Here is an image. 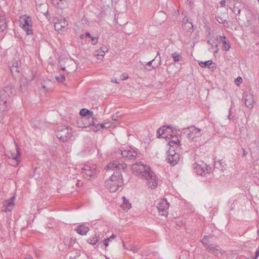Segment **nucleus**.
<instances>
[{
  "instance_id": "9b49d317",
  "label": "nucleus",
  "mask_w": 259,
  "mask_h": 259,
  "mask_svg": "<svg viewBox=\"0 0 259 259\" xmlns=\"http://www.w3.org/2000/svg\"><path fill=\"white\" fill-rule=\"evenodd\" d=\"M169 203L166 200L163 199L158 203L156 208L159 212V214L166 217L168 214Z\"/></svg>"
},
{
  "instance_id": "37998d69",
  "label": "nucleus",
  "mask_w": 259,
  "mask_h": 259,
  "mask_svg": "<svg viewBox=\"0 0 259 259\" xmlns=\"http://www.w3.org/2000/svg\"><path fill=\"white\" fill-rule=\"evenodd\" d=\"M177 143H178L179 145H180V141L178 139L177 140V141L172 140V141H169V145L170 146L171 148L173 146V145H172L171 144H177Z\"/></svg>"
},
{
  "instance_id": "4d7b16f0",
  "label": "nucleus",
  "mask_w": 259,
  "mask_h": 259,
  "mask_svg": "<svg viewBox=\"0 0 259 259\" xmlns=\"http://www.w3.org/2000/svg\"><path fill=\"white\" fill-rule=\"evenodd\" d=\"M76 259H87L85 256L77 255Z\"/></svg>"
},
{
  "instance_id": "7c9ffc66",
  "label": "nucleus",
  "mask_w": 259,
  "mask_h": 259,
  "mask_svg": "<svg viewBox=\"0 0 259 259\" xmlns=\"http://www.w3.org/2000/svg\"><path fill=\"white\" fill-rule=\"evenodd\" d=\"M57 22L59 23L63 28H65L68 25L67 22L66 21L65 18H61L60 19L57 20Z\"/></svg>"
},
{
  "instance_id": "79ce46f5",
  "label": "nucleus",
  "mask_w": 259,
  "mask_h": 259,
  "mask_svg": "<svg viewBox=\"0 0 259 259\" xmlns=\"http://www.w3.org/2000/svg\"><path fill=\"white\" fill-rule=\"evenodd\" d=\"M213 253L216 255H219V254H221L222 252L221 251L220 248L219 246L216 247V250L213 252Z\"/></svg>"
},
{
  "instance_id": "20e7f679",
  "label": "nucleus",
  "mask_w": 259,
  "mask_h": 259,
  "mask_svg": "<svg viewBox=\"0 0 259 259\" xmlns=\"http://www.w3.org/2000/svg\"><path fill=\"white\" fill-rule=\"evenodd\" d=\"M80 114L83 117V120L86 122L85 124L84 122H83V124H84V127L95 125V121L96 120V119L93 117V111L83 108L80 111Z\"/></svg>"
},
{
  "instance_id": "338daca9",
  "label": "nucleus",
  "mask_w": 259,
  "mask_h": 259,
  "mask_svg": "<svg viewBox=\"0 0 259 259\" xmlns=\"http://www.w3.org/2000/svg\"><path fill=\"white\" fill-rule=\"evenodd\" d=\"M62 69V70H65V68H64V67L62 68V69Z\"/></svg>"
},
{
  "instance_id": "a19ab883",
  "label": "nucleus",
  "mask_w": 259,
  "mask_h": 259,
  "mask_svg": "<svg viewBox=\"0 0 259 259\" xmlns=\"http://www.w3.org/2000/svg\"><path fill=\"white\" fill-rule=\"evenodd\" d=\"M56 79L59 82H63L65 80V77L64 75H62L60 77H57Z\"/></svg>"
},
{
  "instance_id": "e2e57ef3",
  "label": "nucleus",
  "mask_w": 259,
  "mask_h": 259,
  "mask_svg": "<svg viewBox=\"0 0 259 259\" xmlns=\"http://www.w3.org/2000/svg\"><path fill=\"white\" fill-rule=\"evenodd\" d=\"M111 81H112V82H114V83H118V82H117V81L116 80V79H115V80L112 79V80H111Z\"/></svg>"
},
{
  "instance_id": "473e14b6",
  "label": "nucleus",
  "mask_w": 259,
  "mask_h": 259,
  "mask_svg": "<svg viewBox=\"0 0 259 259\" xmlns=\"http://www.w3.org/2000/svg\"><path fill=\"white\" fill-rule=\"evenodd\" d=\"M109 181L111 183H113V184H115V186H116V187H121V186H122V185L123 184L122 180H117V181L116 180V181Z\"/></svg>"
},
{
  "instance_id": "c03bdc74",
  "label": "nucleus",
  "mask_w": 259,
  "mask_h": 259,
  "mask_svg": "<svg viewBox=\"0 0 259 259\" xmlns=\"http://www.w3.org/2000/svg\"><path fill=\"white\" fill-rule=\"evenodd\" d=\"M130 250L134 253H137L139 251V248L136 246H133L131 247Z\"/></svg>"
},
{
  "instance_id": "e433bc0d",
  "label": "nucleus",
  "mask_w": 259,
  "mask_h": 259,
  "mask_svg": "<svg viewBox=\"0 0 259 259\" xmlns=\"http://www.w3.org/2000/svg\"><path fill=\"white\" fill-rule=\"evenodd\" d=\"M60 25H61L59 24L58 22H55L54 24L55 29L58 31L61 30L63 28L62 27V26H60Z\"/></svg>"
},
{
  "instance_id": "a18cd8bd",
  "label": "nucleus",
  "mask_w": 259,
  "mask_h": 259,
  "mask_svg": "<svg viewBox=\"0 0 259 259\" xmlns=\"http://www.w3.org/2000/svg\"><path fill=\"white\" fill-rule=\"evenodd\" d=\"M91 39H92V44L94 45H96L97 44L98 42V38L96 37H91Z\"/></svg>"
},
{
  "instance_id": "58836bf2",
  "label": "nucleus",
  "mask_w": 259,
  "mask_h": 259,
  "mask_svg": "<svg viewBox=\"0 0 259 259\" xmlns=\"http://www.w3.org/2000/svg\"><path fill=\"white\" fill-rule=\"evenodd\" d=\"M102 126H103V124H98L95 126L94 128H93V130L95 132L99 131L101 129V127Z\"/></svg>"
},
{
  "instance_id": "6e6552de",
  "label": "nucleus",
  "mask_w": 259,
  "mask_h": 259,
  "mask_svg": "<svg viewBox=\"0 0 259 259\" xmlns=\"http://www.w3.org/2000/svg\"><path fill=\"white\" fill-rule=\"evenodd\" d=\"M81 170L83 176L86 179L94 177L97 174L96 166L94 164H85Z\"/></svg>"
},
{
  "instance_id": "8fccbe9b",
  "label": "nucleus",
  "mask_w": 259,
  "mask_h": 259,
  "mask_svg": "<svg viewBox=\"0 0 259 259\" xmlns=\"http://www.w3.org/2000/svg\"><path fill=\"white\" fill-rule=\"evenodd\" d=\"M119 112H116L115 114L112 116V119L114 121L117 120L118 117H119Z\"/></svg>"
},
{
  "instance_id": "7ed1b4c3",
  "label": "nucleus",
  "mask_w": 259,
  "mask_h": 259,
  "mask_svg": "<svg viewBox=\"0 0 259 259\" xmlns=\"http://www.w3.org/2000/svg\"><path fill=\"white\" fill-rule=\"evenodd\" d=\"M236 19L239 24L248 27L255 21L256 16L254 12L246 8L244 10L242 15L236 17Z\"/></svg>"
},
{
  "instance_id": "de8ad7c7",
  "label": "nucleus",
  "mask_w": 259,
  "mask_h": 259,
  "mask_svg": "<svg viewBox=\"0 0 259 259\" xmlns=\"http://www.w3.org/2000/svg\"><path fill=\"white\" fill-rule=\"evenodd\" d=\"M101 49L102 50V53H101V54H98L97 56H98L104 57V55H105V51H107V50L106 48H101Z\"/></svg>"
},
{
  "instance_id": "69168bd1",
  "label": "nucleus",
  "mask_w": 259,
  "mask_h": 259,
  "mask_svg": "<svg viewBox=\"0 0 259 259\" xmlns=\"http://www.w3.org/2000/svg\"><path fill=\"white\" fill-rule=\"evenodd\" d=\"M122 243H123V246L124 247V246H125V244H124V241H123V242H122Z\"/></svg>"
},
{
  "instance_id": "f8f14e48",
  "label": "nucleus",
  "mask_w": 259,
  "mask_h": 259,
  "mask_svg": "<svg viewBox=\"0 0 259 259\" xmlns=\"http://www.w3.org/2000/svg\"><path fill=\"white\" fill-rule=\"evenodd\" d=\"M245 5L241 2L235 1L234 3V7L232 9V11L236 15V18L242 15L244 10H246Z\"/></svg>"
},
{
  "instance_id": "a211bd4d",
  "label": "nucleus",
  "mask_w": 259,
  "mask_h": 259,
  "mask_svg": "<svg viewBox=\"0 0 259 259\" xmlns=\"http://www.w3.org/2000/svg\"><path fill=\"white\" fill-rule=\"evenodd\" d=\"M254 102V97L252 95H246L245 99V104L247 108L249 109L252 108Z\"/></svg>"
},
{
  "instance_id": "c756f323",
  "label": "nucleus",
  "mask_w": 259,
  "mask_h": 259,
  "mask_svg": "<svg viewBox=\"0 0 259 259\" xmlns=\"http://www.w3.org/2000/svg\"><path fill=\"white\" fill-rule=\"evenodd\" d=\"M171 57L173 58V60L175 62H178L180 61L182 59V56L180 54H178L177 52H174L171 54Z\"/></svg>"
},
{
  "instance_id": "0e129e2a",
  "label": "nucleus",
  "mask_w": 259,
  "mask_h": 259,
  "mask_svg": "<svg viewBox=\"0 0 259 259\" xmlns=\"http://www.w3.org/2000/svg\"><path fill=\"white\" fill-rule=\"evenodd\" d=\"M42 88L44 89V90H46V87L45 85H42Z\"/></svg>"
},
{
  "instance_id": "0eeeda50",
  "label": "nucleus",
  "mask_w": 259,
  "mask_h": 259,
  "mask_svg": "<svg viewBox=\"0 0 259 259\" xmlns=\"http://www.w3.org/2000/svg\"><path fill=\"white\" fill-rule=\"evenodd\" d=\"M20 26L26 32L27 35L33 34L32 23L31 18L29 16H24L21 18Z\"/></svg>"
},
{
  "instance_id": "39448f33",
  "label": "nucleus",
  "mask_w": 259,
  "mask_h": 259,
  "mask_svg": "<svg viewBox=\"0 0 259 259\" xmlns=\"http://www.w3.org/2000/svg\"><path fill=\"white\" fill-rule=\"evenodd\" d=\"M56 135L57 137L63 142H66L72 137V132L71 128L67 126L65 128L58 130Z\"/></svg>"
},
{
  "instance_id": "6ab92c4d",
  "label": "nucleus",
  "mask_w": 259,
  "mask_h": 259,
  "mask_svg": "<svg viewBox=\"0 0 259 259\" xmlns=\"http://www.w3.org/2000/svg\"><path fill=\"white\" fill-rule=\"evenodd\" d=\"M218 37H219L220 40L222 41L223 46V48L225 51H228L231 47L229 41H226L225 39H226V37L225 36H221L219 35V36H217V39H218Z\"/></svg>"
},
{
  "instance_id": "dca6fc26",
  "label": "nucleus",
  "mask_w": 259,
  "mask_h": 259,
  "mask_svg": "<svg viewBox=\"0 0 259 259\" xmlns=\"http://www.w3.org/2000/svg\"><path fill=\"white\" fill-rule=\"evenodd\" d=\"M161 62V57L159 56V53H158L157 56L152 60L149 61L147 65L152 66L153 69H155L159 66Z\"/></svg>"
},
{
  "instance_id": "72a5a7b5",
  "label": "nucleus",
  "mask_w": 259,
  "mask_h": 259,
  "mask_svg": "<svg viewBox=\"0 0 259 259\" xmlns=\"http://www.w3.org/2000/svg\"><path fill=\"white\" fill-rule=\"evenodd\" d=\"M216 20L217 21L220 23H222L223 24H225V23L227 22L226 19H223V18L220 16H216Z\"/></svg>"
},
{
  "instance_id": "774afa93",
  "label": "nucleus",
  "mask_w": 259,
  "mask_h": 259,
  "mask_svg": "<svg viewBox=\"0 0 259 259\" xmlns=\"http://www.w3.org/2000/svg\"><path fill=\"white\" fill-rule=\"evenodd\" d=\"M257 234H258V235L259 236V229H258V231H257Z\"/></svg>"
},
{
  "instance_id": "412c9836",
  "label": "nucleus",
  "mask_w": 259,
  "mask_h": 259,
  "mask_svg": "<svg viewBox=\"0 0 259 259\" xmlns=\"http://www.w3.org/2000/svg\"><path fill=\"white\" fill-rule=\"evenodd\" d=\"M7 21L4 16L0 15V31L3 32L7 27Z\"/></svg>"
},
{
  "instance_id": "052dcab7",
  "label": "nucleus",
  "mask_w": 259,
  "mask_h": 259,
  "mask_svg": "<svg viewBox=\"0 0 259 259\" xmlns=\"http://www.w3.org/2000/svg\"><path fill=\"white\" fill-rule=\"evenodd\" d=\"M85 37H88L90 38L92 37V35H91L90 33L89 32H85Z\"/></svg>"
},
{
  "instance_id": "f3484780",
  "label": "nucleus",
  "mask_w": 259,
  "mask_h": 259,
  "mask_svg": "<svg viewBox=\"0 0 259 259\" xmlns=\"http://www.w3.org/2000/svg\"><path fill=\"white\" fill-rule=\"evenodd\" d=\"M89 230V228L83 224L77 226L75 229V231L81 235H85Z\"/></svg>"
},
{
  "instance_id": "2f4dec72",
  "label": "nucleus",
  "mask_w": 259,
  "mask_h": 259,
  "mask_svg": "<svg viewBox=\"0 0 259 259\" xmlns=\"http://www.w3.org/2000/svg\"><path fill=\"white\" fill-rule=\"evenodd\" d=\"M207 42L211 46L212 49H213V48L216 49L215 52L217 53L218 51V44H216L214 40H213L212 39H209L207 40Z\"/></svg>"
},
{
  "instance_id": "4be33fe9",
  "label": "nucleus",
  "mask_w": 259,
  "mask_h": 259,
  "mask_svg": "<svg viewBox=\"0 0 259 259\" xmlns=\"http://www.w3.org/2000/svg\"><path fill=\"white\" fill-rule=\"evenodd\" d=\"M122 180V176L120 171L116 170L111 176L109 181Z\"/></svg>"
},
{
  "instance_id": "f257e3e1",
  "label": "nucleus",
  "mask_w": 259,
  "mask_h": 259,
  "mask_svg": "<svg viewBox=\"0 0 259 259\" xmlns=\"http://www.w3.org/2000/svg\"><path fill=\"white\" fill-rule=\"evenodd\" d=\"M132 170L136 176L147 180L149 188L154 189L157 186L158 179L148 165L141 162L136 163L132 165Z\"/></svg>"
},
{
  "instance_id": "09e8293b",
  "label": "nucleus",
  "mask_w": 259,
  "mask_h": 259,
  "mask_svg": "<svg viewBox=\"0 0 259 259\" xmlns=\"http://www.w3.org/2000/svg\"><path fill=\"white\" fill-rule=\"evenodd\" d=\"M242 81V79L241 77H238L236 79H235V82H236V84L237 85H238L239 83H241Z\"/></svg>"
},
{
  "instance_id": "423d86ee",
  "label": "nucleus",
  "mask_w": 259,
  "mask_h": 259,
  "mask_svg": "<svg viewBox=\"0 0 259 259\" xmlns=\"http://www.w3.org/2000/svg\"><path fill=\"white\" fill-rule=\"evenodd\" d=\"M194 168L197 175L205 176L206 174L209 173L211 167L203 161H199L194 164Z\"/></svg>"
},
{
  "instance_id": "49530a36",
  "label": "nucleus",
  "mask_w": 259,
  "mask_h": 259,
  "mask_svg": "<svg viewBox=\"0 0 259 259\" xmlns=\"http://www.w3.org/2000/svg\"><path fill=\"white\" fill-rule=\"evenodd\" d=\"M183 24H184V27H186V25L188 24H189L190 23L188 22V18H186V17H185L183 18V21H182Z\"/></svg>"
},
{
  "instance_id": "f03ea898",
  "label": "nucleus",
  "mask_w": 259,
  "mask_h": 259,
  "mask_svg": "<svg viewBox=\"0 0 259 259\" xmlns=\"http://www.w3.org/2000/svg\"><path fill=\"white\" fill-rule=\"evenodd\" d=\"M15 93L16 90L12 85L5 87L0 91V111L7 110L10 104L9 99Z\"/></svg>"
},
{
  "instance_id": "bf43d9fd",
  "label": "nucleus",
  "mask_w": 259,
  "mask_h": 259,
  "mask_svg": "<svg viewBox=\"0 0 259 259\" xmlns=\"http://www.w3.org/2000/svg\"><path fill=\"white\" fill-rule=\"evenodd\" d=\"M243 150V154H242V156L243 157H245L247 154V152L244 150V148L242 149Z\"/></svg>"
},
{
  "instance_id": "680f3d73",
  "label": "nucleus",
  "mask_w": 259,
  "mask_h": 259,
  "mask_svg": "<svg viewBox=\"0 0 259 259\" xmlns=\"http://www.w3.org/2000/svg\"><path fill=\"white\" fill-rule=\"evenodd\" d=\"M77 258V255L76 256H69V259H76Z\"/></svg>"
},
{
  "instance_id": "3c124183",
  "label": "nucleus",
  "mask_w": 259,
  "mask_h": 259,
  "mask_svg": "<svg viewBox=\"0 0 259 259\" xmlns=\"http://www.w3.org/2000/svg\"><path fill=\"white\" fill-rule=\"evenodd\" d=\"M259 256V246L256 249L255 251V254L254 258L253 259H256Z\"/></svg>"
},
{
  "instance_id": "ddd939ff",
  "label": "nucleus",
  "mask_w": 259,
  "mask_h": 259,
  "mask_svg": "<svg viewBox=\"0 0 259 259\" xmlns=\"http://www.w3.org/2000/svg\"><path fill=\"white\" fill-rule=\"evenodd\" d=\"M105 168L113 169L116 168L117 171L122 169L125 170L127 168V164L124 163H120L118 161L113 160L105 166Z\"/></svg>"
},
{
  "instance_id": "bb28decb",
  "label": "nucleus",
  "mask_w": 259,
  "mask_h": 259,
  "mask_svg": "<svg viewBox=\"0 0 259 259\" xmlns=\"http://www.w3.org/2000/svg\"><path fill=\"white\" fill-rule=\"evenodd\" d=\"M213 64L212 61L211 60H208L205 62H200L199 63V65L200 67L202 68L208 67L209 68H211L210 65Z\"/></svg>"
},
{
  "instance_id": "1a4fd4ad",
  "label": "nucleus",
  "mask_w": 259,
  "mask_h": 259,
  "mask_svg": "<svg viewBox=\"0 0 259 259\" xmlns=\"http://www.w3.org/2000/svg\"><path fill=\"white\" fill-rule=\"evenodd\" d=\"M201 129L196 128L194 125L183 129V133L186 134L187 137L191 140L194 139L195 137L201 136Z\"/></svg>"
},
{
  "instance_id": "13d9d810",
  "label": "nucleus",
  "mask_w": 259,
  "mask_h": 259,
  "mask_svg": "<svg viewBox=\"0 0 259 259\" xmlns=\"http://www.w3.org/2000/svg\"><path fill=\"white\" fill-rule=\"evenodd\" d=\"M225 4H226L225 0H222L220 2V5H221V6L224 7L225 6Z\"/></svg>"
},
{
  "instance_id": "4468645a",
  "label": "nucleus",
  "mask_w": 259,
  "mask_h": 259,
  "mask_svg": "<svg viewBox=\"0 0 259 259\" xmlns=\"http://www.w3.org/2000/svg\"><path fill=\"white\" fill-rule=\"evenodd\" d=\"M122 156L128 160L135 159L137 156V152L131 147L124 151H121Z\"/></svg>"
},
{
  "instance_id": "4c0bfd02",
  "label": "nucleus",
  "mask_w": 259,
  "mask_h": 259,
  "mask_svg": "<svg viewBox=\"0 0 259 259\" xmlns=\"http://www.w3.org/2000/svg\"><path fill=\"white\" fill-rule=\"evenodd\" d=\"M193 27V24L190 23L188 24L186 27H184V29L186 30L187 31H190L192 29Z\"/></svg>"
},
{
  "instance_id": "b1692460",
  "label": "nucleus",
  "mask_w": 259,
  "mask_h": 259,
  "mask_svg": "<svg viewBox=\"0 0 259 259\" xmlns=\"http://www.w3.org/2000/svg\"><path fill=\"white\" fill-rule=\"evenodd\" d=\"M106 187H108V188L109 189V191L111 192H113L117 191L120 187L115 186V184H113V183H111L108 181H106Z\"/></svg>"
},
{
  "instance_id": "2eb2a0df",
  "label": "nucleus",
  "mask_w": 259,
  "mask_h": 259,
  "mask_svg": "<svg viewBox=\"0 0 259 259\" xmlns=\"http://www.w3.org/2000/svg\"><path fill=\"white\" fill-rule=\"evenodd\" d=\"M15 197H12L11 198L6 200L3 202V206L2 211L3 212L11 211L14 206V199Z\"/></svg>"
},
{
  "instance_id": "cd10ccee",
  "label": "nucleus",
  "mask_w": 259,
  "mask_h": 259,
  "mask_svg": "<svg viewBox=\"0 0 259 259\" xmlns=\"http://www.w3.org/2000/svg\"><path fill=\"white\" fill-rule=\"evenodd\" d=\"M167 129L171 130V132L173 134H177V131L176 130H172L171 127L170 126H163L161 128V134L164 135Z\"/></svg>"
},
{
  "instance_id": "c85d7f7f",
  "label": "nucleus",
  "mask_w": 259,
  "mask_h": 259,
  "mask_svg": "<svg viewBox=\"0 0 259 259\" xmlns=\"http://www.w3.org/2000/svg\"><path fill=\"white\" fill-rule=\"evenodd\" d=\"M16 150L17 151L16 155H14V154L12 153L11 156L12 157L13 159L15 160L17 162V163L18 164V163L19 162V160H18L19 157L20 155V152L19 148L17 146L16 147Z\"/></svg>"
},
{
  "instance_id": "aec40b11",
  "label": "nucleus",
  "mask_w": 259,
  "mask_h": 259,
  "mask_svg": "<svg viewBox=\"0 0 259 259\" xmlns=\"http://www.w3.org/2000/svg\"><path fill=\"white\" fill-rule=\"evenodd\" d=\"M31 80H29L27 79L26 77H22L20 79V91L23 93L24 92V90H25L26 87L28 84L29 81H30Z\"/></svg>"
},
{
  "instance_id": "5fc2aeb1",
  "label": "nucleus",
  "mask_w": 259,
  "mask_h": 259,
  "mask_svg": "<svg viewBox=\"0 0 259 259\" xmlns=\"http://www.w3.org/2000/svg\"><path fill=\"white\" fill-rule=\"evenodd\" d=\"M52 3L54 5L58 6L59 4V2H62V0H52Z\"/></svg>"
},
{
  "instance_id": "ea45409f",
  "label": "nucleus",
  "mask_w": 259,
  "mask_h": 259,
  "mask_svg": "<svg viewBox=\"0 0 259 259\" xmlns=\"http://www.w3.org/2000/svg\"><path fill=\"white\" fill-rule=\"evenodd\" d=\"M161 128H159L157 131V137L158 138H160V137H161V138H166V136H163V134H161Z\"/></svg>"
},
{
  "instance_id": "a878e982",
  "label": "nucleus",
  "mask_w": 259,
  "mask_h": 259,
  "mask_svg": "<svg viewBox=\"0 0 259 259\" xmlns=\"http://www.w3.org/2000/svg\"><path fill=\"white\" fill-rule=\"evenodd\" d=\"M123 199V203L121 205L123 209L125 210H128L131 207V204L129 202V201L126 199L125 197H122Z\"/></svg>"
},
{
  "instance_id": "864d4df0",
  "label": "nucleus",
  "mask_w": 259,
  "mask_h": 259,
  "mask_svg": "<svg viewBox=\"0 0 259 259\" xmlns=\"http://www.w3.org/2000/svg\"><path fill=\"white\" fill-rule=\"evenodd\" d=\"M109 242V241L107 239H104L103 241V245L105 246V248H106L108 246Z\"/></svg>"
},
{
  "instance_id": "393cba45",
  "label": "nucleus",
  "mask_w": 259,
  "mask_h": 259,
  "mask_svg": "<svg viewBox=\"0 0 259 259\" xmlns=\"http://www.w3.org/2000/svg\"><path fill=\"white\" fill-rule=\"evenodd\" d=\"M20 68V66L19 65V63L18 61L15 62L13 63V65L10 66V70L12 73L14 72H19Z\"/></svg>"
},
{
  "instance_id": "9d476101",
  "label": "nucleus",
  "mask_w": 259,
  "mask_h": 259,
  "mask_svg": "<svg viewBox=\"0 0 259 259\" xmlns=\"http://www.w3.org/2000/svg\"><path fill=\"white\" fill-rule=\"evenodd\" d=\"M166 160L171 165L175 166L180 160V155L175 151L174 148H170L167 151Z\"/></svg>"
},
{
  "instance_id": "f704fd0d",
  "label": "nucleus",
  "mask_w": 259,
  "mask_h": 259,
  "mask_svg": "<svg viewBox=\"0 0 259 259\" xmlns=\"http://www.w3.org/2000/svg\"><path fill=\"white\" fill-rule=\"evenodd\" d=\"M206 248L209 250V251L213 253L215 250H216V247L213 246V245L211 244H209V245L207 246Z\"/></svg>"
},
{
  "instance_id": "603ef678",
  "label": "nucleus",
  "mask_w": 259,
  "mask_h": 259,
  "mask_svg": "<svg viewBox=\"0 0 259 259\" xmlns=\"http://www.w3.org/2000/svg\"><path fill=\"white\" fill-rule=\"evenodd\" d=\"M101 124H103V126L101 127V129L104 128H107L110 126V123L107 122L104 123H102Z\"/></svg>"
},
{
  "instance_id": "5701e85b",
  "label": "nucleus",
  "mask_w": 259,
  "mask_h": 259,
  "mask_svg": "<svg viewBox=\"0 0 259 259\" xmlns=\"http://www.w3.org/2000/svg\"><path fill=\"white\" fill-rule=\"evenodd\" d=\"M99 241H100L99 235L95 234L94 236L91 237L90 238H89L88 239L87 242L89 243L94 245L96 244L98 242H99Z\"/></svg>"
},
{
  "instance_id": "c9c22d12",
  "label": "nucleus",
  "mask_w": 259,
  "mask_h": 259,
  "mask_svg": "<svg viewBox=\"0 0 259 259\" xmlns=\"http://www.w3.org/2000/svg\"><path fill=\"white\" fill-rule=\"evenodd\" d=\"M208 236H204L203 238L201 240V242L203 244V245L206 248L207 246L209 245V243H208L206 242V239H207Z\"/></svg>"
},
{
  "instance_id": "6e6d98bb",
  "label": "nucleus",
  "mask_w": 259,
  "mask_h": 259,
  "mask_svg": "<svg viewBox=\"0 0 259 259\" xmlns=\"http://www.w3.org/2000/svg\"><path fill=\"white\" fill-rule=\"evenodd\" d=\"M115 237H116V236L114 234H112L109 238H107V239L109 241H110L112 240H113V239H114Z\"/></svg>"
}]
</instances>
